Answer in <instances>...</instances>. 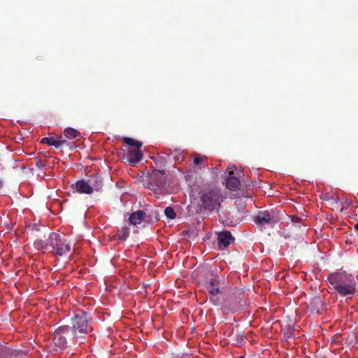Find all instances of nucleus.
I'll list each match as a JSON object with an SVG mask.
<instances>
[{
    "instance_id": "f257e3e1",
    "label": "nucleus",
    "mask_w": 358,
    "mask_h": 358,
    "mask_svg": "<svg viewBox=\"0 0 358 358\" xmlns=\"http://www.w3.org/2000/svg\"><path fill=\"white\" fill-rule=\"evenodd\" d=\"M329 287L341 296L353 295L357 292V284L352 275L345 271L330 274L327 278Z\"/></svg>"
},
{
    "instance_id": "f03ea898",
    "label": "nucleus",
    "mask_w": 358,
    "mask_h": 358,
    "mask_svg": "<svg viewBox=\"0 0 358 358\" xmlns=\"http://www.w3.org/2000/svg\"><path fill=\"white\" fill-rule=\"evenodd\" d=\"M222 202V194L216 188L204 189L199 193L198 206L201 210L217 213Z\"/></svg>"
},
{
    "instance_id": "7ed1b4c3",
    "label": "nucleus",
    "mask_w": 358,
    "mask_h": 358,
    "mask_svg": "<svg viewBox=\"0 0 358 358\" xmlns=\"http://www.w3.org/2000/svg\"><path fill=\"white\" fill-rule=\"evenodd\" d=\"M90 319V316L87 312L83 310L75 311L71 318V326H69L72 338L83 339L85 338L87 333V328Z\"/></svg>"
},
{
    "instance_id": "20e7f679",
    "label": "nucleus",
    "mask_w": 358,
    "mask_h": 358,
    "mask_svg": "<svg viewBox=\"0 0 358 358\" xmlns=\"http://www.w3.org/2000/svg\"><path fill=\"white\" fill-rule=\"evenodd\" d=\"M280 220V211L275 208L259 211L254 217V222L260 230L272 229Z\"/></svg>"
},
{
    "instance_id": "39448f33",
    "label": "nucleus",
    "mask_w": 358,
    "mask_h": 358,
    "mask_svg": "<svg viewBox=\"0 0 358 358\" xmlns=\"http://www.w3.org/2000/svg\"><path fill=\"white\" fill-rule=\"evenodd\" d=\"M102 186V180L97 176H90L87 180H79L71 185L76 192L86 194H92L94 191H99Z\"/></svg>"
},
{
    "instance_id": "423d86ee",
    "label": "nucleus",
    "mask_w": 358,
    "mask_h": 358,
    "mask_svg": "<svg viewBox=\"0 0 358 358\" xmlns=\"http://www.w3.org/2000/svg\"><path fill=\"white\" fill-rule=\"evenodd\" d=\"M48 245H49L48 251L55 256H66L71 250L70 243L57 233L50 234Z\"/></svg>"
},
{
    "instance_id": "0eeeda50",
    "label": "nucleus",
    "mask_w": 358,
    "mask_h": 358,
    "mask_svg": "<svg viewBox=\"0 0 358 358\" xmlns=\"http://www.w3.org/2000/svg\"><path fill=\"white\" fill-rule=\"evenodd\" d=\"M243 299V293L238 288L230 290L228 293L224 292L222 299V310L224 313L237 311L242 306L241 301Z\"/></svg>"
},
{
    "instance_id": "6e6552de",
    "label": "nucleus",
    "mask_w": 358,
    "mask_h": 358,
    "mask_svg": "<svg viewBox=\"0 0 358 358\" xmlns=\"http://www.w3.org/2000/svg\"><path fill=\"white\" fill-rule=\"evenodd\" d=\"M69 326L65 325L59 327L55 331L53 342L57 348L56 350H63L67 347L66 337L72 338Z\"/></svg>"
},
{
    "instance_id": "1a4fd4ad",
    "label": "nucleus",
    "mask_w": 358,
    "mask_h": 358,
    "mask_svg": "<svg viewBox=\"0 0 358 358\" xmlns=\"http://www.w3.org/2000/svg\"><path fill=\"white\" fill-rule=\"evenodd\" d=\"M155 217H152V213L147 215L143 210H138L133 212L129 217V222L132 225H137L145 221L148 224H152L154 222L159 220L156 212L154 213Z\"/></svg>"
},
{
    "instance_id": "9d476101",
    "label": "nucleus",
    "mask_w": 358,
    "mask_h": 358,
    "mask_svg": "<svg viewBox=\"0 0 358 358\" xmlns=\"http://www.w3.org/2000/svg\"><path fill=\"white\" fill-rule=\"evenodd\" d=\"M123 141L129 146L136 147V149L129 151V162L132 164H136L141 161L143 157V154L140 150L142 143L129 137H124Z\"/></svg>"
},
{
    "instance_id": "9b49d317",
    "label": "nucleus",
    "mask_w": 358,
    "mask_h": 358,
    "mask_svg": "<svg viewBox=\"0 0 358 358\" xmlns=\"http://www.w3.org/2000/svg\"><path fill=\"white\" fill-rule=\"evenodd\" d=\"M234 240L231 233L228 231L220 232L217 235V243L219 248L223 250L227 248Z\"/></svg>"
},
{
    "instance_id": "f8f14e48",
    "label": "nucleus",
    "mask_w": 358,
    "mask_h": 358,
    "mask_svg": "<svg viewBox=\"0 0 358 358\" xmlns=\"http://www.w3.org/2000/svg\"><path fill=\"white\" fill-rule=\"evenodd\" d=\"M166 172L164 170L155 169L150 175V180L153 182L157 187H161L166 182Z\"/></svg>"
},
{
    "instance_id": "ddd939ff",
    "label": "nucleus",
    "mask_w": 358,
    "mask_h": 358,
    "mask_svg": "<svg viewBox=\"0 0 358 358\" xmlns=\"http://www.w3.org/2000/svg\"><path fill=\"white\" fill-rule=\"evenodd\" d=\"M162 154L166 155L168 160L173 159L176 162L182 161L184 159L182 151L180 149H175L173 151L167 150L166 152H162Z\"/></svg>"
},
{
    "instance_id": "4468645a",
    "label": "nucleus",
    "mask_w": 358,
    "mask_h": 358,
    "mask_svg": "<svg viewBox=\"0 0 358 358\" xmlns=\"http://www.w3.org/2000/svg\"><path fill=\"white\" fill-rule=\"evenodd\" d=\"M241 185L240 180L235 176H230L226 180V187L231 191H236L239 189Z\"/></svg>"
},
{
    "instance_id": "2eb2a0df",
    "label": "nucleus",
    "mask_w": 358,
    "mask_h": 358,
    "mask_svg": "<svg viewBox=\"0 0 358 358\" xmlns=\"http://www.w3.org/2000/svg\"><path fill=\"white\" fill-rule=\"evenodd\" d=\"M203 283L206 289L213 287H217L220 285V280L217 276H213L211 275L210 276H206Z\"/></svg>"
},
{
    "instance_id": "dca6fc26",
    "label": "nucleus",
    "mask_w": 358,
    "mask_h": 358,
    "mask_svg": "<svg viewBox=\"0 0 358 358\" xmlns=\"http://www.w3.org/2000/svg\"><path fill=\"white\" fill-rule=\"evenodd\" d=\"M206 290L210 295V301H212L214 305H217L218 303V300L214 299V297L218 294L222 293V291H221L220 289V285L217 287L207 288Z\"/></svg>"
},
{
    "instance_id": "f3484780",
    "label": "nucleus",
    "mask_w": 358,
    "mask_h": 358,
    "mask_svg": "<svg viewBox=\"0 0 358 358\" xmlns=\"http://www.w3.org/2000/svg\"><path fill=\"white\" fill-rule=\"evenodd\" d=\"M64 135L66 138L74 139L80 136V132L72 127H67L64 130Z\"/></svg>"
},
{
    "instance_id": "a211bd4d",
    "label": "nucleus",
    "mask_w": 358,
    "mask_h": 358,
    "mask_svg": "<svg viewBox=\"0 0 358 358\" xmlns=\"http://www.w3.org/2000/svg\"><path fill=\"white\" fill-rule=\"evenodd\" d=\"M130 234L129 228L127 227H122L117 233L118 238L121 241H126Z\"/></svg>"
},
{
    "instance_id": "6ab92c4d",
    "label": "nucleus",
    "mask_w": 358,
    "mask_h": 358,
    "mask_svg": "<svg viewBox=\"0 0 358 358\" xmlns=\"http://www.w3.org/2000/svg\"><path fill=\"white\" fill-rule=\"evenodd\" d=\"M34 246L35 248L38 250H49V245H48V240L46 241H43L42 240L38 239L34 242Z\"/></svg>"
},
{
    "instance_id": "aec40b11",
    "label": "nucleus",
    "mask_w": 358,
    "mask_h": 358,
    "mask_svg": "<svg viewBox=\"0 0 358 358\" xmlns=\"http://www.w3.org/2000/svg\"><path fill=\"white\" fill-rule=\"evenodd\" d=\"M165 215L169 219H174L176 216V214L172 207L168 206L164 210Z\"/></svg>"
},
{
    "instance_id": "412c9836",
    "label": "nucleus",
    "mask_w": 358,
    "mask_h": 358,
    "mask_svg": "<svg viewBox=\"0 0 358 358\" xmlns=\"http://www.w3.org/2000/svg\"><path fill=\"white\" fill-rule=\"evenodd\" d=\"M206 159V157H201L199 155L196 154L194 155V164L201 166L202 164L204 162Z\"/></svg>"
},
{
    "instance_id": "4be33fe9",
    "label": "nucleus",
    "mask_w": 358,
    "mask_h": 358,
    "mask_svg": "<svg viewBox=\"0 0 358 358\" xmlns=\"http://www.w3.org/2000/svg\"><path fill=\"white\" fill-rule=\"evenodd\" d=\"M66 143V141H62V140L54 138L53 143H52V146L55 147V148H59Z\"/></svg>"
},
{
    "instance_id": "5701e85b",
    "label": "nucleus",
    "mask_w": 358,
    "mask_h": 358,
    "mask_svg": "<svg viewBox=\"0 0 358 358\" xmlns=\"http://www.w3.org/2000/svg\"><path fill=\"white\" fill-rule=\"evenodd\" d=\"M167 161H169L167 157H166L163 156H159V159L158 160L157 165H158L160 168H163L165 164L167 162Z\"/></svg>"
},
{
    "instance_id": "b1692460",
    "label": "nucleus",
    "mask_w": 358,
    "mask_h": 358,
    "mask_svg": "<svg viewBox=\"0 0 358 358\" xmlns=\"http://www.w3.org/2000/svg\"><path fill=\"white\" fill-rule=\"evenodd\" d=\"M54 138L53 137H45L41 140V143L47 144L48 145L52 146V143H53Z\"/></svg>"
},
{
    "instance_id": "393cba45",
    "label": "nucleus",
    "mask_w": 358,
    "mask_h": 358,
    "mask_svg": "<svg viewBox=\"0 0 358 358\" xmlns=\"http://www.w3.org/2000/svg\"><path fill=\"white\" fill-rule=\"evenodd\" d=\"M312 304L315 305V308H317L318 306H322V301L320 299V297L319 296H315L314 297L313 299H312V302H311Z\"/></svg>"
},
{
    "instance_id": "a878e982",
    "label": "nucleus",
    "mask_w": 358,
    "mask_h": 358,
    "mask_svg": "<svg viewBox=\"0 0 358 358\" xmlns=\"http://www.w3.org/2000/svg\"><path fill=\"white\" fill-rule=\"evenodd\" d=\"M328 201L330 202V203L336 207V206L338 204V198H334V197H331L330 199H328Z\"/></svg>"
},
{
    "instance_id": "bb28decb",
    "label": "nucleus",
    "mask_w": 358,
    "mask_h": 358,
    "mask_svg": "<svg viewBox=\"0 0 358 358\" xmlns=\"http://www.w3.org/2000/svg\"><path fill=\"white\" fill-rule=\"evenodd\" d=\"M36 166L39 168V169H42L45 166V164H43V162H42L41 159H36Z\"/></svg>"
},
{
    "instance_id": "cd10ccee",
    "label": "nucleus",
    "mask_w": 358,
    "mask_h": 358,
    "mask_svg": "<svg viewBox=\"0 0 358 358\" xmlns=\"http://www.w3.org/2000/svg\"><path fill=\"white\" fill-rule=\"evenodd\" d=\"M180 358H191V357L189 354H184L180 357Z\"/></svg>"
},
{
    "instance_id": "c85d7f7f",
    "label": "nucleus",
    "mask_w": 358,
    "mask_h": 358,
    "mask_svg": "<svg viewBox=\"0 0 358 358\" xmlns=\"http://www.w3.org/2000/svg\"><path fill=\"white\" fill-rule=\"evenodd\" d=\"M298 220H299V218H298L297 217L293 216V217H292V221L293 222H296V221H298Z\"/></svg>"
},
{
    "instance_id": "c756f323",
    "label": "nucleus",
    "mask_w": 358,
    "mask_h": 358,
    "mask_svg": "<svg viewBox=\"0 0 358 358\" xmlns=\"http://www.w3.org/2000/svg\"><path fill=\"white\" fill-rule=\"evenodd\" d=\"M228 169H229V175H230V176L233 175L234 174L233 170H231L230 166H229Z\"/></svg>"
},
{
    "instance_id": "7c9ffc66",
    "label": "nucleus",
    "mask_w": 358,
    "mask_h": 358,
    "mask_svg": "<svg viewBox=\"0 0 358 358\" xmlns=\"http://www.w3.org/2000/svg\"><path fill=\"white\" fill-rule=\"evenodd\" d=\"M355 229L358 231V222L355 225Z\"/></svg>"
},
{
    "instance_id": "2f4dec72",
    "label": "nucleus",
    "mask_w": 358,
    "mask_h": 358,
    "mask_svg": "<svg viewBox=\"0 0 358 358\" xmlns=\"http://www.w3.org/2000/svg\"><path fill=\"white\" fill-rule=\"evenodd\" d=\"M66 138L65 136L64 137H60L59 140L66 141Z\"/></svg>"
},
{
    "instance_id": "473e14b6",
    "label": "nucleus",
    "mask_w": 358,
    "mask_h": 358,
    "mask_svg": "<svg viewBox=\"0 0 358 358\" xmlns=\"http://www.w3.org/2000/svg\"><path fill=\"white\" fill-rule=\"evenodd\" d=\"M2 186H3L2 182L0 181V187H1Z\"/></svg>"
},
{
    "instance_id": "72a5a7b5",
    "label": "nucleus",
    "mask_w": 358,
    "mask_h": 358,
    "mask_svg": "<svg viewBox=\"0 0 358 358\" xmlns=\"http://www.w3.org/2000/svg\"><path fill=\"white\" fill-rule=\"evenodd\" d=\"M74 340H76V342H78L79 338H73Z\"/></svg>"
},
{
    "instance_id": "f704fd0d",
    "label": "nucleus",
    "mask_w": 358,
    "mask_h": 358,
    "mask_svg": "<svg viewBox=\"0 0 358 358\" xmlns=\"http://www.w3.org/2000/svg\"><path fill=\"white\" fill-rule=\"evenodd\" d=\"M241 358H243V357H241Z\"/></svg>"
}]
</instances>
